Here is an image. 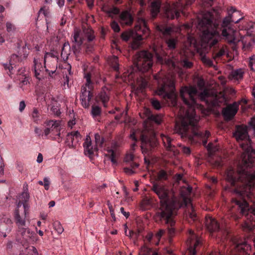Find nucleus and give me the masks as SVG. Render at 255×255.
<instances>
[{
	"label": "nucleus",
	"mask_w": 255,
	"mask_h": 255,
	"mask_svg": "<svg viewBox=\"0 0 255 255\" xmlns=\"http://www.w3.org/2000/svg\"><path fill=\"white\" fill-rule=\"evenodd\" d=\"M22 201L23 202H28L29 199V194L28 192V185L26 184L25 189L21 194Z\"/></svg>",
	"instance_id": "obj_35"
},
{
	"label": "nucleus",
	"mask_w": 255,
	"mask_h": 255,
	"mask_svg": "<svg viewBox=\"0 0 255 255\" xmlns=\"http://www.w3.org/2000/svg\"><path fill=\"white\" fill-rule=\"evenodd\" d=\"M198 91L194 86H185L181 88L180 91V96L184 103L192 109L197 105L196 99L194 96L197 95Z\"/></svg>",
	"instance_id": "obj_7"
},
{
	"label": "nucleus",
	"mask_w": 255,
	"mask_h": 255,
	"mask_svg": "<svg viewBox=\"0 0 255 255\" xmlns=\"http://www.w3.org/2000/svg\"><path fill=\"white\" fill-rule=\"evenodd\" d=\"M140 141L141 142V149L143 154L151 153L158 145L157 140L154 136L149 137L141 134Z\"/></svg>",
	"instance_id": "obj_10"
},
{
	"label": "nucleus",
	"mask_w": 255,
	"mask_h": 255,
	"mask_svg": "<svg viewBox=\"0 0 255 255\" xmlns=\"http://www.w3.org/2000/svg\"><path fill=\"white\" fill-rule=\"evenodd\" d=\"M20 61V58L16 54H12L10 56L9 60V65H11L10 69V74H13L12 70L14 68H16V65Z\"/></svg>",
	"instance_id": "obj_21"
},
{
	"label": "nucleus",
	"mask_w": 255,
	"mask_h": 255,
	"mask_svg": "<svg viewBox=\"0 0 255 255\" xmlns=\"http://www.w3.org/2000/svg\"><path fill=\"white\" fill-rule=\"evenodd\" d=\"M153 65V54L150 52L142 50L137 54L136 66L139 71L145 72L148 71Z\"/></svg>",
	"instance_id": "obj_6"
},
{
	"label": "nucleus",
	"mask_w": 255,
	"mask_h": 255,
	"mask_svg": "<svg viewBox=\"0 0 255 255\" xmlns=\"http://www.w3.org/2000/svg\"><path fill=\"white\" fill-rule=\"evenodd\" d=\"M151 249L144 246L142 247L139 250V255H150Z\"/></svg>",
	"instance_id": "obj_37"
},
{
	"label": "nucleus",
	"mask_w": 255,
	"mask_h": 255,
	"mask_svg": "<svg viewBox=\"0 0 255 255\" xmlns=\"http://www.w3.org/2000/svg\"><path fill=\"white\" fill-rule=\"evenodd\" d=\"M108 153L105 154V156L108 157L113 164L117 163L116 157L117 153L116 151L112 149H107Z\"/></svg>",
	"instance_id": "obj_27"
},
{
	"label": "nucleus",
	"mask_w": 255,
	"mask_h": 255,
	"mask_svg": "<svg viewBox=\"0 0 255 255\" xmlns=\"http://www.w3.org/2000/svg\"><path fill=\"white\" fill-rule=\"evenodd\" d=\"M80 44H73L72 46V49L75 55L76 56L80 52L81 50V45Z\"/></svg>",
	"instance_id": "obj_43"
},
{
	"label": "nucleus",
	"mask_w": 255,
	"mask_h": 255,
	"mask_svg": "<svg viewBox=\"0 0 255 255\" xmlns=\"http://www.w3.org/2000/svg\"><path fill=\"white\" fill-rule=\"evenodd\" d=\"M232 202L235 203L236 205H238L239 207L241 208V213H245L246 212V208L249 207V204L246 201L244 200L243 201L241 202L236 199H233L232 200Z\"/></svg>",
	"instance_id": "obj_25"
},
{
	"label": "nucleus",
	"mask_w": 255,
	"mask_h": 255,
	"mask_svg": "<svg viewBox=\"0 0 255 255\" xmlns=\"http://www.w3.org/2000/svg\"><path fill=\"white\" fill-rule=\"evenodd\" d=\"M244 72L241 69L233 71L230 75L233 78L236 80H239L243 78Z\"/></svg>",
	"instance_id": "obj_29"
},
{
	"label": "nucleus",
	"mask_w": 255,
	"mask_h": 255,
	"mask_svg": "<svg viewBox=\"0 0 255 255\" xmlns=\"http://www.w3.org/2000/svg\"><path fill=\"white\" fill-rule=\"evenodd\" d=\"M168 174L167 172L164 170L161 169L157 173V177L155 178V181H162L167 180L168 179Z\"/></svg>",
	"instance_id": "obj_28"
},
{
	"label": "nucleus",
	"mask_w": 255,
	"mask_h": 255,
	"mask_svg": "<svg viewBox=\"0 0 255 255\" xmlns=\"http://www.w3.org/2000/svg\"><path fill=\"white\" fill-rule=\"evenodd\" d=\"M134 34V32L133 30L126 31L122 33L121 38L123 40L127 41L130 37H133Z\"/></svg>",
	"instance_id": "obj_32"
},
{
	"label": "nucleus",
	"mask_w": 255,
	"mask_h": 255,
	"mask_svg": "<svg viewBox=\"0 0 255 255\" xmlns=\"http://www.w3.org/2000/svg\"><path fill=\"white\" fill-rule=\"evenodd\" d=\"M245 190H240L238 189H234L233 190V192L235 193H236L237 194H238L239 195H240V196H244V195L245 194Z\"/></svg>",
	"instance_id": "obj_60"
},
{
	"label": "nucleus",
	"mask_w": 255,
	"mask_h": 255,
	"mask_svg": "<svg viewBox=\"0 0 255 255\" xmlns=\"http://www.w3.org/2000/svg\"><path fill=\"white\" fill-rule=\"evenodd\" d=\"M140 45V42L139 41H136L135 40H133L132 43L131 44V48L133 49H138Z\"/></svg>",
	"instance_id": "obj_58"
},
{
	"label": "nucleus",
	"mask_w": 255,
	"mask_h": 255,
	"mask_svg": "<svg viewBox=\"0 0 255 255\" xmlns=\"http://www.w3.org/2000/svg\"><path fill=\"white\" fill-rule=\"evenodd\" d=\"M23 211H21V212L23 213L24 214L28 215V213H29L28 211H29V206L28 203V202L23 203Z\"/></svg>",
	"instance_id": "obj_53"
},
{
	"label": "nucleus",
	"mask_w": 255,
	"mask_h": 255,
	"mask_svg": "<svg viewBox=\"0 0 255 255\" xmlns=\"http://www.w3.org/2000/svg\"><path fill=\"white\" fill-rule=\"evenodd\" d=\"M80 33L81 31L80 30H74L72 40V42L73 43V44H83V38L80 36Z\"/></svg>",
	"instance_id": "obj_26"
},
{
	"label": "nucleus",
	"mask_w": 255,
	"mask_h": 255,
	"mask_svg": "<svg viewBox=\"0 0 255 255\" xmlns=\"http://www.w3.org/2000/svg\"><path fill=\"white\" fill-rule=\"evenodd\" d=\"M201 60L204 64H205L209 67H212L213 65V62L212 60H211L210 59L206 57V56L202 57Z\"/></svg>",
	"instance_id": "obj_46"
},
{
	"label": "nucleus",
	"mask_w": 255,
	"mask_h": 255,
	"mask_svg": "<svg viewBox=\"0 0 255 255\" xmlns=\"http://www.w3.org/2000/svg\"><path fill=\"white\" fill-rule=\"evenodd\" d=\"M158 31L161 32L164 36L170 35L173 32V29L171 27H167L164 25H159L156 27Z\"/></svg>",
	"instance_id": "obj_24"
},
{
	"label": "nucleus",
	"mask_w": 255,
	"mask_h": 255,
	"mask_svg": "<svg viewBox=\"0 0 255 255\" xmlns=\"http://www.w3.org/2000/svg\"><path fill=\"white\" fill-rule=\"evenodd\" d=\"M67 136L71 137V142H72V144L73 142V140L74 139V137H75L76 138V139L77 140V141H78L79 140V139H81V135L78 131H72L70 133H68Z\"/></svg>",
	"instance_id": "obj_34"
},
{
	"label": "nucleus",
	"mask_w": 255,
	"mask_h": 255,
	"mask_svg": "<svg viewBox=\"0 0 255 255\" xmlns=\"http://www.w3.org/2000/svg\"><path fill=\"white\" fill-rule=\"evenodd\" d=\"M197 123L193 112L190 114L187 112L182 119L181 123L175 124L174 132L180 135L183 139L188 137L189 140L192 143L195 142L194 137H206V139L203 140V145L206 146L207 143V138L210 135V133L208 130H206L205 133L199 131Z\"/></svg>",
	"instance_id": "obj_3"
},
{
	"label": "nucleus",
	"mask_w": 255,
	"mask_h": 255,
	"mask_svg": "<svg viewBox=\"0 0 255 255\" xmlns=\"http://www.w3.org/2000/svg\"><path fill=\"white\" fill-rule=\"evenodd\" d=\"M111 26L112 28L113 29V30L115 32H118L120 31V27L119 24H118V23L116 22V21H113L111 24Z\"/></svg>",
	"instance_id": "obj_50"
},
{
	"label": "nucleus",
	"mask_w": 255,
	"mask_h": 255,
	"mask_svg": "<svg viewBox=\"0 0 255 255\" xmlns=\"http://www.w3.org/2000/svg\"><path fill=\"white\" fill-rule=\"evenodd\" d=\"M174 211H173V214L172 215V216L171 217V219L172 220H173V221L174 222V224L173 225H171V223H166V220H164L165 221V224H168V225H170V227H168V233L170 235H172L173 234H174V232H175V229L174 228H173V227L175 225V221L174 220Z\"/></svg>",
	"instance_id": "obj_39"
},
{
	"label": "nucleus",
	"mask_w": 255,
	"mask_h": 255,
	"mask_svg": "<svg viewBox=\"0 0 255 255\" xmlns=\"http://www.w3.org/2000/svg\"><path fill=\"white\" fill-rule=\"evenodd\" d=\"M51 110L53 113L56 115L57 116H59L61 114V112H60V109L57 106H53L51 107Z\"/></svg>",
	"instance_id": "obj_54"
},
{
	"label": "nucleus",
	"mask_w": 255,
	"mask_h": 255,
	"mask_svg": "<svg viewBox=\"0 0 255 255\" xmlns=\"http://www.w3.org/2000/svg\"><path fill=\"white\" fill-rule=\"evenodd\" d=\"M205 225L210 232H216L219 230V225L217 221L211 217H206Z\"/></svg>",
	"instance_id": "obj_17"
},
{
	"label": "nucleus",
	"mask_w": 255,
	"mask_h": 255,
	"mask_svg": "<svg viewBox=\"0 0 255 255\" xmlns=\"http://www.w3.org/2000/svg\"><path fill=\"white\" fill-rule=\"evenodd\" d=\"M151 104L155 110H159L161 109V104L159 101L157 100H152L151 101Z\"/></svg>",
	"instance_id": "obj_47"
},
{
	"label": "nucleus",
	"mask_w": 255,
	"mask_h": 255,
	"mask_svg": "<svg viewBox=\"0 0 255 255\" xmlns=\"http://www.w3.org/2000/svg\"><path fill=\"white\" fill-rule=\"evenodd\" d=\"M120 19L128 25H131L133 20L131 14L127 10L124 11L121 13Z\"/></svg>",
	"instance_id": "obj_20"
},
{
	"label": "nucleus",
	"mask_w": 255,
	"mask_h": 255,
	"mask_svg": "<svg viewBox=\"0 0 255 255\" xmlns=\"http://www.w3.org/2000/svg\"><path fill=\"white\" fill-rule=\"evenodd\" d=\"M94 30L91 28H88L86 32V36L88 42H91L95 38V36L94 34Z\"/></svg>",
	"instance_id": "obj_36"
},
{
	"label": "nucleus",
	"mask_w": 255,
	"mask_h": 255,
	"mask_svg": "<svg viewBox=\"0 0 255 255\" xmlns=\"http://www.w3.org/2000/svg\"><path fill=\"white\" fill-rule=\"evenodd\" d=\"M225 101L226 99L224 93L219 92L215 94L214 99L211 101V104L213 107H220L221 104Z\"/></svg>",
	"instance_id": "obj_18"
},
{
	"label": "nucleus",
	"mask_w": 255,
	"mask_h": 255,
	"mask_svg": "<svg viewBox=\"0 0 255 255\" xmlns=\"http://www.w3.org/2000/svg\"><path fill=\"white\" fill-rule=\"evenodd\" d=\"M156 93L158 95L162 96L164 99L175 100L177 95L174 82L171 79H167L157 90Z\"/></svg>",
	"instance_id": "obj_9"
},
{
	"label": "nucleus",
	"mask_w": 255,
	"mask_h": 255,
	"mask_svg": "<svg viewBox=\"0 0 255 255\" xmlns=\"http://www.w3.org/2000/svg\"><path fill=\"white\" fill-rule=\"evenodd\" d=\"M183 176L182 174H176L174 176V179L176 182H179L182 180Z\"/></svg>",
	"instance_id": "obj_61"
},
{
	"label": "nucleus",
	"mask_w": 255,
	"mask_h": 255,
	"mask_svg": "<svg viewBox=\"0 0 255 255\" xmlns=\"http://www.w3.org/2000/svg\"><path fill=\"white\" fill-rule=\"evenodd\" d=\"M199 96L201 101H204L206 98L209 97L210 96V94L207 91V90L205 89L203 92H201L199 94Z\"/></svg>",
	"instance_id": "obj_44"
},
{
	"label": "nucleus",
	"mask_w": 255,
	"mask_h": 255,
	"mask_svg": "<svg viewBox=\"0 0 255 255\" xmlns=\"http://www.w3.org/2000/svg\"><path fill=\"white\" fill-rule=\"evenodd\" d=\"M84 152L85 155L92 158L95 152H97L98 148L96 145H92V140L89 135H87L83 143Z\"/></svg>",
	"instance_id": "obj_14"
},
{
	"label": "nucleus",
	"mask_w": 255,
	"mask_h": 255,
	"mask_svg": "<svg viewBox=\"0 0 255 255\" xmlns=\"http://www.w3.org/2000/svg\"><path fill=\"white\" fill-rule=\"evenodd\" d=\"M193 66V63L187 60H183V67L186 68H190Z\"/></svg>",
	"instance_id": "obj_57"
},
{
	"label": "nucleus",
	"mask_w": 255,
	"mask_h": 255,
	"mask_svg": "<svg viewBox=\"0 0 255 255\" xmlns=\"http://www.w3.org/2000/svg\"><path fill=\"white\" fill-rule=\"evenodd\" d=\"M239 105L237 103L234 102L223 109L222 114L225 121H230L234 118L238 111Z\"/></svg>",
	"instance_id": "obj_12"
},
{
	"label": "nucleus",
	"mask_w": 255,
	"mask_h": 255,
	"mask_svg": "<svg viewBox=\"0 0 255 255\" xmlns=\"http://www.w3.org/2000/svg\"><path fill=\"white\" fill-rule=\"evenodd\" d=\"M48 126H51V130L55 129L56 131L58 130V128L60 126V121H50L48 124Z\"/></svg>",
	"instance_id": "obj_42"
},
{
	"label": "nucleus",
	"mask_w": 255,
	"mask_h": 255,
	"mask_svg": "<svg viewBox=\"0 0 255 255\" xmlns=\"http://www.w3.org/2000/svg\"><path fill=\"white\" fill-rule=\"evenodd\" d=\"M124 172L128 175H130L135 173V172L130 167H125L124 168Z\"/></svg>",
	"instance_id": "obj_56"
},
{
	"label": "nucleus",
	"mask_w": 255,
	"mask_h": 255,
	"mask_svg": "<svg viewBox=\"0 0 255 255\" xmlns=\"http://www.w3.org/2000/svg\"><path fill=\"white\" fill-rule=\"evenodd\" d=\"M138 22L139 24H136L134 27L135 33L133 40L140 42L143 39L142 36H145L146 37L149 36L150 30L144 19L141 18Z\"/></svg>",
	"instance_id": "obj_11"
},
{
	"label": "nucleus",
	"mask_w": 255,
	"mask_h": 255,
	"mask_svg": "<svg viewBox=\"0 0 255 255\" xmlns=\"http://www.w3.org/2000/svg\"><path fill=\"white\" fill-rule=\"evenodd\" d=\"M160 4L157 1H153L151 3L150 12L153 18H155L159 12Z\"/></svg>",
	"instance_id": "obj_23"
},
{
	"label": "nucleus",
	"mask_w": 255,
	"mask_h": 255,
	"mask_svg": "<svg viewBox=\"0 0 255 255\" xmlns=\"http://www.w3.org/2000/svg\"><path fill=\"white\" fill-rule=\"evenodd\" d=\"M120 12V9L117 7H114L110 10H107V13L110 14L113 13L114 14H118Z\"/></svg>",
	"instance_id": "obj_55"
},
{
	"label": "nucleus",
	"mask_w": 255,
	"mask_h": 255,
	"mask_svg": "<svg viewBox=\"0 0 255 255\" xmlns=\"http://www.w3.org/2000/svg\"><path fill=\"white\" fill-rule=\"evenodd\" d=\"M166 43L168 47L170 49H173L176 47V40L174 39H169L167 40Z\"/></svg>",
	"instance_id": "obj_45"
},
{
	"label": "nucleus",
	"mask_w": 255,
	"mask_h": 255,
	"mask_svg": "<svg viewBox=\"0 0 255 255\" xmlns=\"http://www.w3.org/2000/svg\"><path fill=\"white\" fill-rule=\"evenodd\" d=\"M189 217L193 221H194L197 219L196 214L194 211H192V212L189 213Z\"/></svg>",
	"instance_id": "obj_62"
},
{
	"label": "nucleus",
	"mask_w": 255,
	"mask_h": 255,
	"mask_svg": "<svg viewBox=\"0 0 255 255\" xmlns=\"http://www.w3.org/2000/svg\"><path fill=\"white\" fill-rule=\"evenodd\" d=\"M17 234L18 235H20L23 240L26 242H29L34 234L33 232L30 231L27 225L18 227Z\"/></svg>",
	"instance_id": "obj_15"
},
{
	"label": "nucleus",
	"mask_w": 255,
	"mask_h": 255,
	"mask_svg": "<svg viewBox=\"0 0 255 255\" xmlns=\"http://www.w3.org/2000/svg\"><path fill=\"white\" fill-rule=\"evenodd\" d=\"M147 82L144 79H142L136 88V91L138 92H143L144 89L147 86Z\"/></svg>",
	"instance_id": "obj_38"
},
{
	"label": "nucleus",
	"mask_w": 255,
	"mask_h": 255,
	"mask_svg": "<svg viewBox=\"0 0 255 255\" xmlns=\"http://www.w3.org/2000/svg\"><path fill=\"white\" fill-rule=\"evenodd\" d=\"M181 0H178V2L176 4L166 7L164 10V16L169 19H173L175 17H179L180 11L183 13V10L185 6L191 4L195 1V0H186L185 4H184Z\"/></svg>",
	"instance_id": "obj_8"
},
{
	"label": "nucleus",
	"mask_w": 255,
	"mask_h": 255,
	"mask_svg": "<svg viewBox=\"0 0 255 255\" xmlns=\"http://www.w3.org/2000/svg\"><path fill=\"white\" fill-rule=\"evenodd\" d=\"M207 149L209 152L210 153L215 152L218 149L217 147L214 146L212 142L208 143V145L207 146Z\"/></svg>",
	"instance_id": "obj_48"
},
{
	"label": "nucleus",
	"mask_w": 255,
	"mask_h": 255,
	"mask_svg": "<svg viewBox=\"0 0 255 255\" xmlns=\"http://www.w3.org/2000/svg\"><path fill=\"white\" fill-rule=\"evenodd\" d=\"M27 215L24 214L19 209H15L13 217L15 223L17 227H23L26 225L25 218Z\"/></svg>",
	"instance_id": "obj_16"
},
{
	"label": "nucleus",
	"mask_w": 255,
	"mask_h": 255,
	"mask_svg": "<svg viewBox=\"0 0 255 255\" xmlns=\"http://www.w3.org/2000/svg\"><path fill=\"white\" fill-rule=\"evenodd\" d=\"M85 78L86 80V83L84 86L86 87H88L89 90H92L93 88V86L92 85V81H91V75L90 73H87L85 76Z\"/></svg>",
	"instance_id": "obj_40"
},
{
	"label": "nucleus",
	"mask_w": 255,
	"mask_h": 255,
	"mask_svg": "<svg viewBox=\"0 0 255 255\" xmlns=\"http://www.w3.org/2000/svg\"><path fill=\"white\" fill-rule=\"evenodd\" d=\"M248 127L244 125H237L235 131L233 133L234 136L238 141L247 139V143H242L241 146L244 150L241 155L244 166L253 165L255 161V150L253 149L251 145V139L248 131Z\"/></svg>",
	"instance_id": "obj_4"
},
{
	"label": "nucleus",
	"mask_w": 255,
	"mask_h": 255,
	"mask_svg": "<svg viewBox=\"0 0 255 255\" xmlns=\"http://www.w3.org/2000/svg\"><path fill=\"white\" fill-rule=\"evenodd\" d=\"M134 159V155L133 154H127L125 158H124V161L127 163H130L132 161H133Z\"/></svg>",
	"instance_id": "obj_52"
},
{
	"label": "nucleus",
	"mask_w": 255,
	"mask_h": 255,
	"mask_svg": "<svg viewBox=\"0 0 255 255\" xmlns=\"http://www.w3.org/2000/svg\"><path fill=\"white\" fill-rule=\"evenodd\" d=\"M99 97L102 102H108L109 101V97L104 90L99 94Z\"/></svg>",
	"instance_id": "obj_41"
},
{
	"label": "nucleus",
	"mask_w": 255,
	"mask_h": 255,
	"mask_svg": "<svg viewBox=\"0 0 255 255\" xmlns=\"http://www.w3.org/2000/svg\"><path fill=\"white\" fill-rule=\"evenodd\" d=\"M152 191L156 193L160 199V206L156 212L157 216L160 217V220H166V223H171L173 225L174 223L171 219L173 211L181 208L182 204L178 198L173 196L170 198L169 190L165 189L164 186L157 183L155 181L152 183Z\"/></svg>",
	"instance_id": "obj_2"
},
{
	"label": "nucleus",
	"mask_w": 255,
	"mask_h": 255,
	"mask_svg": "<svg viewBox=\"0 0 255 255\" xmlns=\"http://www.w3.org/2000/svg\"><path fill=\"white\" fill-rule=\"evenodd\" d=\"M102 109L98 106L93 105L91 108V114L95 118L101 115Z\"/></svg>",
	"instance_id": "obj_31"
},
{
	"label": "nucleus",
	"mask_w": 255,
	"mask_h": 255,
	"mask_svg": "<svg viewBox=\"0 0 255 255\" xmlns=\"http://www.w3.org/2000/svg\"><path fill=\"white\" fill-rule=\"evenodd\" d=\"M143 231L142 228H139L137 229L136 232H134L132 230H130L128 232V236L130 238H134L135 240H137L138 237L139 236L141 233Z\"/></svg>",
	"instance_id": "obj_30"
},
{
	"label": "nucleus",
	"mask_w": 255,
	"mask_h": 255,
	"mask_svg": "<svg viewBox=\"0 0 255 255\" xmlns=\"http://www.w3.org/2000/svg\"><path fill=\"white\" fill-rule=\"evenodd\" d=\"M235 14L229 13L223 20L220 25L216 21L213 23L214 18L212 12L206 11L203 13L202 18L198 20L197 28L202 32V40L208 43L214 37L223 36L230 44L234 43L236 40V30L232 27L231 23H238L243 18L241 17L236 18Z\"/></svg>",
	"instance_id": "obj_1"
},
{
	"label": "nucleus",
	"mask_w": 255,
	"mask_h": 255,
	"mask_svg": "<svg viewBox=\"0 0 255 255\" xmlns=\"http://www.w3.org/2000/svg\"><path fill=\"white\" fill-rule=\"evenodd\" d=\"M234 244L236 245L235 248L239 251L246 252L248 250L251 249V246L248 244L246 242L242 243H237L235 240L233 241Z\"/></svg>",
	"instance_id": "obj_22"
},
{
	"label": "nucleus",
	"mask_w": 255,
	"mask_h": 255,
	"mask_svg": "<svg viewBox=\"0 0 255 255\" xmlns=\"http://www.w3.org/2000/svg\"><path fill=\"white\" fill-rule=\"evenodd\" d=\"M91 90H87L86 87L84 86L81 87L80 100L82 106L85 108L89 107V102L93 97V93Z\"/></svg>",
	"instance_id": "obj_13"
},
{
	"label": "nucleus",
	"mask_w": 255,
	"mask_h": 255,
	"mask_svg": "<svg viewBox=\"0 0 255 255\" xmlns=\"http://www.w3.org/2000/svg\"><path fill=\"white\" fill-rule=\"evenodd\" d=\"M244 166L243 158H242V162L240 163L238 166L237 172L239 175L238 178H236L235 176L234 171L232 169H229L226 172V180L231 183L232 186H236V182L240 181L246 183V186L250 188L254 187L255 186V170L251 173L248 170V168H251L254 166Z\"/></svg>",
	"instance_id": "obj_5"
},
{
	"label": "nucleus",
	"mask_w": 255,
	"mask_h": 255,
	"mask_svg": "<svg viewBox=\"0 0 255 255\" xmlns=\"http://www.w3.org/2000/svg\"><path fill=\"white\" fill-rule=\"evenodd\" d=\"M95 141L97 146L99 145L102 147L105 142V139L103 137H101L100 135L97 133L95 134Z\"/></svg>",
	"instance_id": "obj_33"
},
{
	"label": "nucleus",
	"mask_w": 255,
	"mask_h": 255,
	"mask_svg": "<svg viewBox=\"0 0 255 255\" xmlns=\"http://www.w3.org/2000/svg\"><path fill=\"white\" fill-rule=\"evenodd\" d=\"M249 124L255 130V117H254L251 119Z\"/></svg>",
	"instance_id": "obj_64"
},
{
	"label": "nucleus",
	"mask_w": 255,
	"mask_h": 255,
	"mask_svg": "<svg viewBox=\"0 0 255 255\" xmlns=\"http://www.w3.org/2000/svg\"><path fill=\"white\" fill-rule=\"evenodd\" d=\"M13 247L12 242L9 241L6 244V250L7 252H11Z\"/></svg>",
	"instance_id": "obj_63"
},
{
	"label": "nucleus",
	"mask_w": 255,
	"mask_h": 255,
	"mask_svg": "<svg viewBox=\"0 0 255 255\" xmlns=\"http://www.w3.org/2000/svg\"><path fill=\"white\" fill-rule=\"evenodd\" d=\"M145 114L149 121L154 122L156 124L159 125L162 121L161 115H153L152 114L151 111L149 109H146Z\"/></svg>",
	"instance_id": "obj_19"
},
{
	"label": "nucleus",
	"mask_w": 255,
	"mask_h": 255,
	"mask_svg": "<svg viewBox=\"0 0 255 255\" xmlns=\"http://www.w3.org/2000/svg\"><path fill=\"white\" fill-rule=\"evenodd\" d=\"M6 27L8 32L13 31L15 29L14 25L10 22L6 23Z\"/></svg>",
	"instance_id": "obj_51"
},
{
	"label": "nucleus",
	"mask_w": 255,
	"mask_h": 255,
	"mask_svg": "<svg viewBox=\"0 0 255 255\" xmlns=\"http://www.w3.org/2000/svg\"><path fill=\"white\" fill-rule=\"evenodd\" d=\"M66 46H68L69 48H70V46H69V44L68 43L67 44H66V43H65L64 44V46H63V47L62 48V51H61V56H63L64 55H65V56H66V59H67L68 58V55L69 54L67 53L66 52V51H65V49H64V48Z\"/></svg>",
	"instance_id": "obj_59"
},
{
	"label": "nucleus",
	"mask_w": 255,
	"mask_h": 255,
	"mask_svg": "<svg viewBox=\"0 0 255 255\" xmlns=\"http://www.w3.org/2000/svg\"><path fill=\"white\" fill-rule=\"evenodd\" d=\"M39 117V113L38 110L36 108H34L32 113V117L34 122H36L38 121Z\"/></svg>",
	"instance_id": "obj_49"
}]
</instances>
